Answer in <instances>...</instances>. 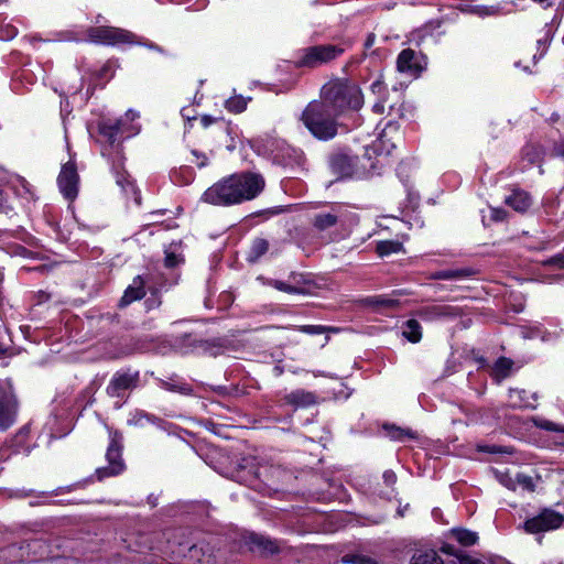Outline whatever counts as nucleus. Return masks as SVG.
I'll return each mask as SVG.
<instances>
[{
    "mask_svg": "<svg viewBox=\"0 0 564 564\" xmlns=\"http://www.w3.org/2000/svg\"><path fill=\"white\" fill-rule=\"evenodd\" d=\"M319 100L338 115L345 110H359L364 98L359 87L348 80L335 78L327 82L321 89Z\"/></svg>",
    "mask_w": 564,
    "mask_h": 564,
    "instance_id": "f257e3e1",
    "label": "nucleus"
},
{
    "mask_svg": "<svg viewBox=\"0 0 564 564\" xmlns=\"http://www.w3.org/2000/svg\"><path fill=\"white\" fill-rule=\"evenodd\" d=\"M338 113L319 99L311 101L302 112L301 120L307 130L318 140L333 139L338 131Z\"/></svg>",
    "mask_w": 564,
    "mask_h": 564,
    "instance_id": "f03ea898",
    "label": "nucleus"
},
{
    "mask_svg": "<svg viewBox=\"0 0 564 564\" xmlns=\"http://www.w3.org/2000/svg\"><path fill=\"white\" fill-rule=\"evenodd\" d=\"M344 48L334 44H318L299 51L294 65L297 68H318L339 57Z\"/></svg>",
    "mask_w": 564,
    "mask_h": 564,
    "instance_id": "7ed1b4c3",
    "label": "nucleus"
},
{
    "mask_svg": "<svg viewBox=\"0 0 564 564\" xmlns=\"http://www.w3.org/2000/svg\"><path fill=\"white\" fill-rule=\"evenodd\" d=\"M240 195L236 176L232 174L208 187L203 194V200L213 205L228 206L239 204Z\"/></svg>",
    "mask_w": 564,
    "mask_h": 564,
    "instance_id": "20e7f679",
    "label": "nucleus"
},
{
    "mask_svg": "<svg viewBox=\"0 0 564 564\" xmlns=\"http://www.w3.org/2000/svg\"><path fill=\"white\" fill-rule=\"evenodd\" d=\"M564 524V516L551 508H543L536 516L528 519L523 530L529 534H538L561 528Z\"/></svg>",
    "mask_w": 564,
    "mask_h": 564,
    "instance_id": "39448f33",
    "label": "nucleus"
},
{
    "mask_svg": "<svg viewBox=\"0 0 564 564\" xmlns=\"http://www.w3.org/2000/svg\"><path fill=\"white\" fill-rule=\"evenodd\" d=\"M88 37L91 42L117 45V44H132L135 43V35L127 30L113 26H95L87 31Z\"/></svg>",
    "mask_w": 564,
    "mask_h": 564,
    "instance_id": "423d86ee",
    "label": "nucleus"
},
{
    "mask_svg": "<svg viewBox=\"0 0 564 564\" xmlns=\"http://www.w3.org/2000/svg\"><path fill=\"white\" fill-rule=\"evenodd\" d=\"M121 436L118 432H115L106 453V458L109 465L107 467L98 468L96 471L99 480H102L106 477L117 476L123 470L124 463L121 458Z\"/></svg>",
    "mask_w": 564,
    "mask_h": 564,
    "instance_id": "0eeeda50",
    "label": "nucleus"
},
{
    "mask_svg": "<svg viewBox=\"0 0 564 564\" xmlns=\"http://www.w3.org/2000/svg\"><path fill=\"white\" fill-rule=\"evenodd\" d=\"M238 192L241 193L239 204L256 198L265 186L263 176L254 172L235 173Z\"/></svg>",
    "mask_w": 564,
    "mask_h": 564,
    "instance_id": "6e6552de",
    "label": "nucleus"
},
{
    "mask_svg": "<svg viewBox=\"0 0 564 564\" xmlns=\"http://www.w3.org/2000/svg\"><path fill=\"white\" fill-rule=\"evenodd\" d=\"M18 400L12 390L0 382V432L9 430L17 420Z\"/></svg>",
    "mask_w": 564,
    "mask_h": 564,
    "instance_id": "1a4fd4ad",
    "label": "nucleus"
},
{
    "mask_svg": "<svg viewBox=\"0 0 564 564\" xmlns=\"http://www.w3.org/2000/svg\"><path fill=\"white\" fill-rule=\"evenodd\" d=\"M78 181L77 169L75 163L67 162L63 165L61 173L57 178L58 187L68 200H74L78 194Z\"/></svg>",
    "mask_w": 564,
    "mask_h": 564,
    "instance_id": "9d476101",
    "label": "nucleus"
},
{
    "mask_svg": "<svg viewBox=\"0 0 564 564\" xmlns=\"http://www.w3.org/2000/svg\"><path fill=\"white\" fill-rule=\"evenodd\" d=\"M138 381V372H117L110 380L106 389L107 394L111 398L123 399L126 397L127 391L137 387Z\"/></svg>",
    "mask_w": 564,
    "mask_h": 564,
    "instance_id": "9b49d317",
    "label": "nucleus"
},
{
    "mask_svg": "<svg viewBox=\"0 0 564 564\" xmlns=\"http://www.w3.org/2000/svg\"><path fill=\"white\" fill-rule=\"evenodd\" d=\"M145 284L147 279L143 275H137L132 280V283L126 289L118 306L123 308L130 305L132 302L143 299L147 294Z\"/></svg>",
    "mask_w": 564,
    "mask_h": 564,
    "instance_id": "f8f14e48",
    "label": "nucleus"
},
{
    "mask_svg": "<svg viewBox=\"0 0 564 564\" xmlns=\"http://www.w3.org/2000/svg\"><path fill=\"white\" fill-rule=\"evenodd\" d=\"M397 66L400 72L411 75H419L423 69L417 53L412 48H405L399 54Z\"/></svg>",
    "mask_w": 564,
    "mask_h": 564,
    "instance_id": "ddd939ff",
    "label": "nucleus"
},
{
    "mask_svg": "<svg viewBox=\"0 0 564 564\" xmlns=\"http://www.w3.org/2000/svg\"><path fill=\"white\" fill-rule=\"evenodd\" d=\"M249 550L260 555H272L279 551L276 543L263 535L251 533L246 539Z\"/></svg>",
    "mask_w": 564,
    "mask_h": 564,
    "instance_id": "4468645a",
    "label": "nucleus"
},
{
    "mask_svg": "<svg viewBox=\"0 0 564 564\" xmlns=\"http://www.w3.org/2000/svg\"><path fill=\"white\" fill-rule=\"evenodd\" d=\"M411 564H457L455 557H441L433 549L416 550L411 557Z\"/></svg>",
    "mask_w": 564,
    "mask_h": 564,
    "instance_id": "2eb2a0df",
    "label": "nucleus"
},
{
    "mask_svg": "<svg viewBox=\"0 0 564 564\" xmlns=\"http://www.w3.org/2000/svg\"><path fill=\"white\" fill-rule=\"evenodd\" d=\"M304 283V278L302 274L291 273L288 282H283L280 280H271L270 285L274 289L293 294H303L306 292L305 288L302 285Z\"/></svg>",
    "mask_w": 564,
    "mask_h": 564,
    "instance_id": "dca6fc26",
    "label": "nucleus"
},
{
    "mask_svg": "<svg viewBox=\"0 0 564 564\" xmlns=\"http://www.w3.org/2000/svg\"><path fill=\"white\" fill-rule=\"evenodd\" d=\"M505 203L518 213H525L532 205V198L525 191L514 188L512 194L506 197Z\"/></svg>",
    "mask_w": 564,
    "mask_h": 564,
    "instance_id": "f3484780",
    "label": "nucleus"
},
{
    "mask_svg": "<svg viewBox=\"0 0 564 564\" xmlns=\"http://www.w3.org/2000/svg\"><path fill=\"white\" fill-rule=\"evenodd\" d=\"M284 401L295 408H306L316 403V395L305 390H294L284 397Z\"/></svg>",
    "mask_w": 564,
    "mask_h": 564,
    "instance_id": "a211bd4d",
    "label": "nucleus"
},
{
    "mask_svg": "<svg viewBox=\"0 0 564 564\" xmlns=\"http://www.w3.org/2000/svg\"><path fill=\"white\" fill-rule=\"evenodd\" d=\"M120 130V120H104L99 123V133L109 145H115Z\"/></svg>",
    "mask_w": 564,
    "mask_h": 564,
    "instance_id": "6ab92c4d",
    "label": "nucleus"
},
{
    "mask_svg": "<svg viewBox=\"0 0 564 564\" xmlns=\"http://www.w3.org/2000/svg\"><path fill=\"white\" fill-rule=\"evenodd\" d=\"M366 306L372 307L377 312L392 310L400 305L399 300L390 299L384 295L368 296L362 300Z\"/></svg>",
    "mask_w": 564,
    "mask_h": 564,
    "instance_id": "aec40b11",
    "label": "nucleus"
},
{
    "mask_svg": "<svg viewBox=\"0 0 564 564\" xmlns=\"http://www.w3.org/2000/svg\"><path fill=\"white\" fill-rule=\"evenodd\" d=\"M476 272L470 268L449 269L433 272L431 279L433 280H458L474 275Z\"/></svg>",
    "mask_w": 564,
    "mask_h": 564,
    "instance_id": "412c9836",
    "label": "nucleus"
},
{
    "mask_svg": "<svg viewBox=\"0 0 564 564\" xmlns=\"http://www.w3.org/2000/svg\"><path fill=\"white\" fill-rule=\"evenodd\" d=\"M383 430L387 432V435L394 441H404L405 438H416L417 435L411 429H403L397 426L394 424L384 423L382 425Z\"/></svg>",
    "mask_w": 564,
    "mask_h": 564,
    "instance_id": "4be33fe9",
    "label": "nucleus"
},
{
    "mask_svg": "<svg viewBox=\"0 0 564 564\" xmlns=\"http://www.w3.org/2000/svg\"><path fill=\"white\" fill-rule=\"evenodd\" d=\"M451 535L463 546H471L478 541L477 533L467 529H453Z\"/></svg>",
    "mask_w": 564,
    "mask_h": 564,
    "instance_id": "5701e85b",
    "label": "nucleus"
},
{
    "mask_svg": "<svg viewBox=\"0 0 564 564\" xmlns=\"http://www.w3.org/2000/svg\"><path fill=\"white\" fill-rule=\"evenodd\" d=\"M402 334L409 341L419 343L422 338L420 323L416 319L406 321Z\"/></svg>",
    "mask_w": 564,
    "mask_h": 564,
    "instance_id": "b1692460",
    "label": "nucleus"
},
{
    "mask_svg": "<svg viewBox=\"0 0 564 564\" xmlns=\"http://www.w3.org/2000/svg\"><path fill=\"white\" fill-rule=\"evenodd\" d=\"M269 250V241L263 238H257L253 240L248 260L250 262H257L263 254Z\"/></svg>",
    "mask_w": 564,
    "mask_h": 564,
    "instance_id": "393cba45",
    "label": "nucleus"
},
{
    "mask_svg": "<svg viewBox=\"0 0 564 564\" xmlns=\"http://www.w3.org/2000/svg\"><path fill=\"white\" fill-rule=\"evenodd\" d=\"M522 153L523 158L528 160L531 164H536L542 161L544 150L539 144L530 143L523 148Z\"/></svg>",
    "mask_w": 564,
    "mask_h": 564,
    "instance_id": "a878e982",
    "label": "nucleus"
},
{
    "mask_svg": "<svg viewBox=\"0 0 564 564\" xmlns=\"http://www.w3.org/2000/svg\"><path fill=\"white\" fill-rule=\"evenodd\" d=\"M251 98H245L241 95L232 96L225 102V108L232 113H240L246 110L248 101Z\"/></svg>",
    "mask_w": 564,
    "mask_h": 564,
    "instance_id": "bb28decb",
    "label": "nucleus"
},
{
    "mask_svg": "<svg viewBox=\"0 0 564 564\" xmlns=\"http://www.w3.org/2000/svg\"><path fill=\"white\" fill-rule=\"evenodd\" d=\"M338 221V217L334 214H318L314 217L313 225L318 230H326L334 227Z\"/></svg>",
    "mask_w": 564,
    "mask_h": 564,
    "instance_id": "cd10ccee",
    "label": "nucleus"
},
{
    "mask_svg": "<svg viewBox=\"0 0 564 564\" xmlns=\"http://www.w3.org/2000/svg\"><path fill=\"white\" fill-rule=\"evenodd\" d=\"M402 249V243L394 240L379 241L376 247V251L380 257H386L391 253H397Z\"/></svg>",
    "mask_w": 564,
    "mask_h": 564,
    "instance_id": "c85d7f7f",
    "label": "nucleus"
},
{
    "mask_svg": "<svg viewBox=\"0 0 564 564\" xmlns=\"http://www.w3.org/2000/svg\"><path fill=\"white\" fill-rule=\"evenodd\" d=\"M332 167L333 170L341 173V174H349L351 171V162L349 156L345 154H337L332 158Z\"/></svg>",
    "mask_w": 564,
    "mask_h": 564,
    "instance_id": "c756f323",
    "label": "nucleus"
},
{
    "mask_svg": "<svg viewBox=\"0 0 564 564\" xmlns=\"http://www.w3.org/2000/svg\"><path fill=\"white\" fill-rule=\"evenodd\" d=\"M512 366L513 361L511 359L507 357H500L495 362L494 370L499 377L506 378L509 376Z\"/></svg>",
    "mask_w": 564,
    "mask_h": 564,
    "instance_id": "7c9ffc66",
    "label": "nucleus"
},
{
    "mask_svg": "<svg viewBox=\"0 0 564 564\" xmlns=\"http://www.w3.org/2000/svg\"><path fill=\"white\" fill-rule=\"evenodd\" d=\"M341 562L347 564H379L375 558L364 554H346L341 557Z\"/></svg>",
    "mask_w": 564,
    "mask_h": 564,
    "instance_id": "2f4dec72",
    "label": "nucleus"
},
{
    "mask_svg": "<svg viewBox=\"0 0 564 564\" xmlns=\"http://www.w3.org/2000/svg\"><path fill=\"white\" fill-rule=\"evenodd\" d=\"M426 311L435 316H456L458 314L457 308L447 305L431 306Z\"/></svg>",
    "mask_w": 564,
    "mask_h": 564,
    "instance_id": "473e14b6",
    "label": "nucleus"
},
{
    "mask_svg": "<svg viewBox=\"0 0 564 564\" xmlns=\"http://www.w3.org/2000/svg\"><path fill=\"white\" fill-rule=\"evenodd\" d=\"M297 329L300 332L308 334V335H319V334H324L326 332L335 330L332 327H326V326H322V325H302V326H299Z\"/></svg>",
    "mask_w": 564,
    "mask_h": 564,
    "instance_id": "72a5a7b5",
    "label": "nucleus"
},
{
    "mask_svg": "<svg viewBox=\"0 0 564 564\" xmlns=\"http://www.w3.org/2000/svg\"><path fill=\"white\" fill-rule=\"evenodd\" d=\"M535 424L538 427L549 431V432L564 433V425H560L552 421L541 420V421L536 422Z\"/></svg>",
    "mask_w": 564,
    "mask_h": 564,
    "instance_id": "f704fd0d",
    "label": "nucleus"
},
{
    "mask_svg": "<svg viewBox=\"0 0 564 564\" xmlns=\"http://www.w3.org/2000/svg\"><path fill=\"white\" fill-rule=\"evenodd\" d=\"M181 261H182V259L177 254H175L174 252H166L165 260H164V263H165L166 268H174Z\"/></svg>",
    "mask_w": 564,
    "mask_h": 564,
    "instance_id": "c9c22d12",
    "label": "nucleus"
},
{
    "mask_svg": "<svg viewBox=\"0 0 564 564\" xmlns=\"http://www.w3.org/2000/svg\"><path fill=\"white\" fill-rule=\"evenodd\" d=\"M547 264L556 267L558 269H564V251L550 258L546 261Z\"/></svg>",
    "mask_w": 564,
    "mask_h": 564,
    "instance_id": "e433bc0d",
    "label": "nucleus"
},
{
    "mask_svg": "<svg viewBox=\"0 0 564 564\" xmlns=\"http://www.w3.org/2000/svg\"><path fill=\"white\" fill-rule=\"evenodd\" d=\"M508 213L502 208H494L491 210V218L495 221H502L507 218Z\"/></svg>",
    "mask_w": 564,
    "mask_h": 564,
    "instance_id": "4c0bfd02",
    "label": "nucleus"
},
{
    "mask_svg": "<svg viewBox=\"0 0 564 564\" xmlns=\"http://www.w3.org/2000/svg\"><path fill=\"white\" fill-rule=\"evenodd\" d=\"M552 155L564 158V139L554 143Z\"/></svg>",
    "mask_w": 564,
    "mask_h": 564,
    "instance_id": "58836bf2",
    "label": "nucleus"
},
{
    "mask_svg": "<svg viewBox=\"0 0 564 564\" xmlns=\"http://www.w3.org/2000/svg\"><path fill=\"white\" fill-rule=\"evenodd\" d=\"M517 480L519 484H521L524 488L533 490V484L532 479L529 476L525 475H518Z\"/></svg>",
    "mask_w": 564,
    "mask_h": 564,
    "instance_id": "ea45409f",
    "label": "nucleus"
},
{
    "mask_svg": "<svg viewBox=\"0 0 564 564\" xmlns=\"http://www.w3.org/2000/svg\"><path fill=\"white\" fill-rule=\"evenodd\" d=\"M193 155H195L197 158V162H196V165L198 167H204L207 165V156L205 154H198L197 151H192Z\"/></svg>",
    "mask_w": 564,
    "mask_h": 564,
    "instance_id": "a19ab883",
    "label": "nucleus"
},
{
    "mask_svg": "<svg viewBox=\"0 0 564 564\" xmlns=\"http://www.w3.org/2000/svg\"><path fill=\"white\" fill-rule=\"evenodd\" d=\"M117 184L119 186H121L123 191H127V186H129V187H131V189H133L132 183L123 175L118 176Z\"/></svg>",
    "mask_w": 564,
    "mask_h": 564,
    "instance_id": "79ce46f5",
    "label": "nucleus"
},
{
    "mask_svg": "<svg viewBox=\"0 0 564 564\" xmlns=\"http://www.w3.org/2000/svg\"><path fill=\"white\" fill-rule=\"evenodd\" d=\"M17 183L22 187L23 194H31L30 184L23 177H17Z\"/></svg>",
    "mask_w": 564,
    "mask_h": 564,
    "instance_id": "37998d69",
    "label": "nucleus"
},
{
    "mask_svg": "<svg viewBox=\"0 0 564 564\" xmlns=\"http://www.w3.org/2000/svg\"><path fill=\"white\" fill-rule=\"evenodd\" d=\"M8 208L9 207L7 206V199L4 197L2 189L0 188V213H6Z\"/></svg>",
    "mask_w": 564,
    "mask_h": 564,
    "instance_id": "c03bdc74",
    "label": "nucleus"
},
{
    "mask_svg": "<svg viewBox=\"0 0 564 564\" xmlns=\"http://www.w3.org/2000/svg\"><path fill=\"white\" fill-rule=\"evenodd\" d=\"M375 41H376V34L375 33L368 34L366 42H365V48L369 50L373 45Z\"/></svg>",
    "mask_w": 564,
    "mask_h": 564,
    "instance_id": "a18cd8bd",
    "label": "nucleus"
},
{
    "mask_svg": "<svg viewBox=\"0 0 564 564\" xmlns=\"http://www.w3.org/2000/svg\"><path fill=\"white\" fill-rule=\"evenodd\" d=\"M215 121L214 118L209 117V116H203L202 117V123L205 126V127H208L209 124H212L213 122Z\"/></svg>",
    "mask_w": 564,
    "mask_h": 564,
    "instance_id": "49530a36",
    "label": "nucleus"
},
{
    "mask_svg": "<svg viewBox=\"0 0 564 564\" xmlns=\"http://www.w3.org/2000/svg\"><path fill=\"white\" fill-rule=\"evenodd\" d=\"M376 153V150L372 148H366L365 155L370 160L372 158V154Z\"/></svg>",
    "mask_w": 564,
    "mask_h": 564,
    "instance_id": "de8ad7c7",
    "label": "nucleus"
},
{
    "mask_svg": "<svg viewBox=\"0 0 564 564\" xmlns=\"http://www.w3.org/2000/svg\"><path fill=\"white\" fill-rule=\"evenodd\" d=\"M383 109H384V106L382 104H376L373 106V110L378 113H382L383 112Z\"/></svg>",
    "mask_w": 564,
    "mask_h": 564,
    "instance_id": "09e8293b",
    "label": "nucleus"
},
{
    "mask_svg": "<svg viewBox=\"0 0 564 564\" xmlns=\"http://www.w3.org/2000/svg\"><path fill=\"white\" fill-rule=\"evenodd\" d=\"M384 477H386L387 481H394V479H395V476L392 473L391 474L386 473Z\"/></svg>",
    "mask_w": 564,
    "mask_h": 564,
    "instance_id": "8fccbe9b",
    "label": "nucleus"
},
{
    "mask_svg": "<svg viewBox=\"0 0 564 564\" xmlns=\"http://www.w3.org/2000/svg\"><path fill=\"white\" fill-rule=\"evenodd\" d=\"M4 183V171L0 167V188Z\"/></svg>",
    "mask_w": 564,
    "mask_h": 564,
    "instance_id": "3c124183",
    "label": "nucleus"
},
{
    "mask_svg": "<svg viewBox=\"0 0 564 564\" xmlns=\"http://www.w3.org/2000/svg\"><path fill=\"white\" fill-rule=\"evenodd\" d=\"M274 372H275V375L280 376V375H282V373H283V368H282V367H280V366H275V367H274Z\"/></svg>",
    "mask_w": 564,
    "mask_h": 564,
    "instance_id": "603ef678",
    "label": "nucleus"
},
{
    "mask_svg": "<svg viewBox=\"0 0 564 564\" xmlns=\"http://www.w3.org/2000/svg\"><path fill=\"white\" fill-rule=\"evenodd\" d=\"M197 550H198V549H197V545H193V546L189 549V551H191V552H194V553H196V552H197Z\"/></svg>",
    "mask_w": 564,
    "mask_h": 564,
    "instance_id": "864d4df0",
    "label": "nucleus"
},
{
    "mask_svg": "<svg viewBox=\"0 0 564 564\" xmlns=\"http://www.w3.org/2000/svg\"><path fill=\"white\" fill-rule=\"evenodd\" d=\"M380 85H381V84H380L379 82H376V83H373V84H372V87L375 88V87H378V86H380Z\"/></svg>",
    "mask_w": 564,
    "mask_h": 564,
    "instance_id": "5fc2aeb1",
    "label": "nucleus"
}]
</instances>
